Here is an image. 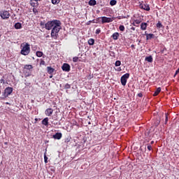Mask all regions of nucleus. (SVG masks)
<instances>
[{
  "instance_id": "4468645a",
  "label": "nucleus",
  "mask_w": 179,
  "mask_h": 179,
  "mask_svg": "<svg viewBox=\"0 0 179 179\" xmlns=\"http://www.w3.org/2000/svg\"><path fill=\"white\" fill-rule=\"evenodd\" d=\"M141 22H142V20H134L132 24L136 27H138V25H136V24H141Z\"/></svg>"
},
{
  "instance_id": "dca6fc26",
  "label": "nucleus",
  "mask_w": 179,
  "mask_h": 179,
  "mask_svg": "<svg viewBox=\"0 0 179 179\" xmlns=\"http://www.w3.org/2000/svg\"><path fill=\"white\" fill-rule=\"evenodd\" d=\"M48 121H49L48 117H45V118L42 120V124H43V125H45V127H48Z\"/></svg>"
},
{
  "instance_id": "423d86ee",
  "label": "nucleus",
  "mask_w": 179,
  "mask_h": 179,
  "mask_svg": "<svg viewBox=\"0 0 179 179\" xmlns=\"http://www.w3.org/2000/svg\"><path fill=\"white\" fill-rule=\"evenodd\" d=\"M139 6L140 9H143V10H147L148 12L150 10V6L147 3H141Z\"/></svg>"
},
{
  "instance_id": "7c9ffc66",
  "label": "nucleus",
  "mask_w": 179,
  "mask_h": 179,
  "mask_svg": "<svg viewBox=\"0 0 179 179\" xmlns=\"http://www.w3.org/2000/svg\"><path fill=\"white\" fill-rule=\"evenodd\" d=\"M71 87V85L66 83L65 85H64V89L66 90H68V89H69Z\"/></svg>"
},
{
  "instance_id": "a18cd8bd",
  "label": "nucleus",
  "mask_w": 179,
  "mask_h": 179,
  "mask_svg": "<svg viewBox=\"0 0 179 179\" xmlns=\"http://www.w3.org/2000/svg\"><path fill=\"white\" fill-rule=\"evenodd\" d=\"M155 143V141H151V145H153Z\"/></svg>"
},
{
  "instance_id": "b1692460",
  "label": "nucleus",
  "mask_w": 179,
  "mask_h": 179,
  "mask_svg": "<svg viewBox=\"0 0 179 179\" xmlns=\"http://www.w3.org/2000/svg\"><path fill=\"white\" fill-rule=\"evenodd\" d=\"M89 45H94V40L93 38H90L88 40Z\"/></svg>"
},
{
  "instance_id": "aec40b11",
  "label": "nucleus",
  "mask_w": 179,
  "mask_h": 179,
  "mask_svg": "<svg viewBox=\"0 0 179 179\" xmlns=\"http://www.w3.org/2000/svg\"><path fill=\"white\" fill-rule=\"evenodd\" d=\"M88 4L90 5V6H94V5L97 4V1H96V0H90Z\"/></svg>"
},
{
  "instance_id": "393cba45",
  "label": "nucleus",
  "mask_w": 179,
  "mask_h": 179,
  "mask_svg": "<svg viewBox=\"0 0 179 179\" xmlns=\"http://www.w3.org/2000/svg\"><path fill=\"white\" fill-rule=\"evenodd\" d=\"M110 5L111 6H114L117 5V0H111L110 1Z\"/></svg>"
},
{
  "instance_id": "58836bf2",
  "label": "nucleus",
  "mask_w": 179,
  "mask_h": 179,
  "mask_svg": "<svg viewBox=\"0 0 179 179\" xmlns=\"http://www.w3.org/2000/svg\"><path fill=\"white\" fill-rule=\"evenodd\" d=\"M138 97H143V94H142V93H139L138 94Z\"/></svg>"
},
{
  "instance_id": "ea45409f",
  "label": "nucleus",
  "mask_w": 179,
  "mask_h": 179,
  "mask_svg": "<svg viewBox=\"0 0 179 179\" xmlns=\"http://www.w3.org/2000/svg\"><path fill=\"white\" fill-rule=\"evenodd\" d=\"M40 24H41V26H45V24L43 22H41Z\"/></svg>"
},
{
  "instance_id": "e433bc0d",
  "label": "nucleus",
  "mask_w": 179,
  "mask_h": 179,
  "mask_svg": "<svg viewBox=\"0 0 179 179\" xmlns=\"http://www.w3.org/2000/svg\"><path fill=\"white\" fill-rule=\"evenodd\" d=\"M117 72H121V71H122V69H121V67H118L117 69H116Z\"/></svg>"
},
{
  "instance_id": "09e8293b",
  "label": "nucleus",
  "mask_w": 179,
  "mask_h": 179,
  "mask_svg": "<svg viewBox=\"0 0 179 179\" xmlns=\"http://www.w3.org/2000/svg\"><path fill=\"white\" fill-rule=\"evenodd\" d=\"M0 94H1V90H0Z\"/></svg>"
},
{
  "instance_id": "37998d69",
  "label": "nucleus",
  "mask_w": 179,
  "mask_h": 179,
  "mask_svg": "<svg viewBox=\"0 0 179 179\" xmlns=\"http://www.w3.org/2000/svg\"><path fill=\"white\" fill-rule=\"evenodd\" d=\"M37 121H38V118H35V122H34V124H37Z\"/></svg>"
},
{
  "instance_id": "de8ad7c7",
  "label": "nucleus",
  "mask_w": 179,
  "mask_h": 179,
  "mask_svg": "<svg viewBox=\"0 0 179 179\" xmlns=\"http://www.w3.org/2000/svg\"><path fill=\"white\" fill-rule=\"evenodd\" d=\"M37 1H41V0H36Z\"/></svg>"
},
{
  "instance_id": "2f4dec72",
  "label": "nucleus",
  "mask_w": 179,
  "mask_h": 179,
  "mask_svg": "<svg viewBox=\"0 0 179 179\" xmlns=\"http://www.w3.org/2000/svg\"><path fill=\"white\" fill-rule=\"evenodd\" d=\"M44 162L45 163H48V157L45 154L44 155Z\"/></svg>"
},
{
  "instance_id": "a19ab883",
  "label": "nucleus",
  "mask_w": 179,
  "mask_h": 179,
  "mask_svg": "<svg viewBox=\"0 0 179 179\" xmlns=\"http://www.w3.org/2000/svg\"><path fill=\"white\" fill-rule=\"evenodd\" d=\"M33 12H34V13H36V12H37V9L34 8V9H33Z\"/></svg>"
},
{
  "instance_id": "4c0bfd02",
  "label": "nucleus",
  "mask_w": 179,
  "mask_h": 179,
  "mask_svg": "<svg viewBox=\"0 0 179 179\" xmlns=\"http://www.w3.org/2000/svg\"><path fill=\"white\" fill-rule=\"evenodd\" d=\"M147 148H148V150H150V151L152 150V145H148Z\"/></svg>"
},
{
  "instance_id": "20e7f679",
  "label": "nucleus",
  "mask_w": 179,
  "mask_h": 179,
  "mask_svg": "<svg viewBox=\"0 0 179 179\" xmlns=\"http://www.w3.org/2000/svg\"><path fill=\"white\" fill-rule=\"evenodd\" d=\"M129 79V73H127L123 75L120 78V82L122 86H125L127 85V81Z\"/></svg>"
},
{
  "instance_id": "c85d7f7f",
  "label": "nucleus",
  "mask_w": 179,
  "mask_h": 179,
  "mask_svg": "<svg viewBox=\"0 0 179 179\" xmlns=\"http://www.w3.org/2000/svg\"><path fill=\"white\" fill-rule=\"evenodd\" d=\"M119 29L120 30V31H125V27L124 25H120L119 27Z\"/></svg>"
},
{
  "instance_id": "f704fd0d",
  "label": "nucleus",
  "mask_w": 179,
  "mask_h": 179,
  "mask_svg": "<svg viewBox=\"0 0 179 179\" xmlns=\"http://www.w3.org/2000/svg\"><path fill=\"white\" fill-rule=\"evenodd\" d=\"M166 117H165V124H167L168 121H169V117L167 116V114L166 113Z\"/></svg>"
},
{
  "instance_id": "49530a36",
  "label": "nucleus",
  "mask_w": 179,
  "mask_h": 179,
  "mask_svg": "<svg viewBox=\"0 0 179 179\" xmlns=\"http://www.w3.org/2000/svg\"><path fill=\"white\" fill-rule=\"evenodd\" d=\"M52 78V74L50 76V79Z\"/></svg>"
},
{
  "instance_id": "f8f14e48",
  "label": "nucleus",
  "mask_w": 179,
  "mask_h": 179,
  "mask_svg": "<svg viewBox=\"0 0 179 179\" xmlns=\"http://www.w3.org/2000/svg\"><path fill=\"white\" fill-rule=\"evenodd\" d=\"M47 71H48V73H49V75H52V73H54V72H55V69H54L51 66H48Z\"/></svg>"
},
{
  "instance_id": "412c9836",
  "label": "nucleus",
  "mask_w": 179,
  "mask_h": 179,
  "mask_svg": "<svg viewBox=\"0 0 179 179\" xmlns=\"http://www.w3.org/2000/svg\"><path fill=\"white\" fill-rule=\"evenodd\" d=\"M14 27L17 30H18L19 29H22V23H20V22L15 23V25H14Z\"/></svg>"
},
{
  "instance_id": "9d476101",
  "label": "nucleus",
  "mask_w": 179,
  "mask_h": 179,
  "mask_svg": "<svg viewBox=\"0 0 179 179\" xmlns=\"http://www.w3.org/2000/svg\"><path fill=\"white\" fill-rule=\"evenodd\" d=\"M62 71H64V72H69L71 71V66L66 63H64L62 66Z\"/></svg>"
},
{
  "instance_id": "39448f33",
  "label": "nucleus",
  "mask_w": 179,
  "mask_h": 179,
  "mask_svg": "<svg viewBox=\"0 0 179 179\" xmlns=\"http://www.w3.org/2000/svg\"><path fill=\"white\" fill-rule=\"evenodd\" d=\"M0 16L1 19H9L10 17V13L8 10H1L0 11Z\"/></svg>"
},
{
  "instance_id": "c03bdc74",
  "label": "nucleus",
  "mask_w": 179,
  "mask_h": 179,
  "mask_svg": "<svg viewBox=\"0 0 179 179\" xmlns=\"http://www.w3.org/2000/svg\"><path fill=\"white\" fill-rule=\"evenodd\" d=\"M131 48H135V45H131Z\"/></svg>"
},
{
  "instance_id": "ddd939ff",
  "label": "nucleus",
  "mask_w": 179,
  "mask_h": 179,
  "mask_svg": "<svg viewBox=\"0 0 179 179\" xmlns=\"http://www.w3.org/2000/svg\"><path fill=\"white\" fill-rule=\"evenodd\" d=\"M54 139L59 140L61 138H62V133H56L55 135H53Z\"/></svg>"
},
{
  "instance_id": "a878e982",
  "label": "nucleus",
  "mask_w": 179,
  "mask_h": 179,
  "mask_svg": "<svg viewBox=\"0 0 179 179\" xmlns=\"http://www.w3.org/2000/svg\"><path fill=\"white\" fill-rule=\"evenodd\" d=\"M61 2V0H52V3L53 5H58Z\"/></svg>"
},
{
  "instance_id": "473e14b6",
  "label": "nucleus",
  "mask_w": 179,
  "mask_h": 179,
  "mask_svg": "<svg viewBox=\"0 0 179 179\" xmlns=\"http://www.w3.org/2000/svg\"><path fill=\"white\" fill-rule=\"evenodd\" d=\"M78 59H79V57H75L73 58V62H78Z\"/></svg>"
},
{
  "instance_id": "f03ea898",
  "label": "nucleus",
  "mask_w": 179,
  "mask_h": 179,
  "mask_svg": "<svg viewBox=\"0 0 179 179\" xmlns=\"http://www.w3.org/2000/svg\"><path fill=\"white\" fill-rule=\"evenodd\" d=\"M20 54L24 56L30 54V44H29V43H24L21 44Z\"/></svg>"
},
{
  "instance_id": "72a5a7b5",
  "label": "nucleus",
  "mask_w": 179,
  "mask_h": 179,
  "mask_svg": "<svg viewBox=\"0 0 179 179\" xmlns=\"http://www.w3.org/2000/svg\"><path fill=\"white\" fill-rule=\"evenodd\" d=\"M100 33H101V29H97L96 30V34H100Z\"/></svg>"
},
{
  "instance_id": "1a4fd4ad",
  "label": "nucleus",
  "mask_w": 179,
  "mask_h": 179,
  "mask_svg": "<svg viewBox=\"0 0 179 179\" xmlns=\"http://www.w3.org/2000/svg\"><path fill=\"white\" fill-rule=\"evenodd\" d=\"M54 113V109L51 108H48L45 110V115L47 117H51L52 114Z\"/></svg>"
},
{
  "instance_id": "c756f323",
  "label": "nucleus",
  "mask_w": 179,
  "mask_h": 179,
  "mask_svg": "<svg viewBox=\"0 0 179 179\" xmlns=\"http://www.w3.org/2000/svg\"><path fill=\"white\" fill-rule=\"evenodd\" d=\"M115 66H121V61L117 60L115 63Z\"/></svg>"
},
{
  "instance_id": "9b49d317",
  "label": "nucleus",
  "mask_w": 179,
  "mask_h": 179,
  "mask_svg": "<svg viewBox=\"0 0 179 179\" xmlns=\"http://www.w3.org/2000/svg\"><path fill=\"white\" fill-rule=\"evenodd\" d=\"M29 3L33 8H36V6H38V1H37V0H31Z\"/></svg>"
},
{
  "instance_id": "6ab92c4d",
  "label": "nucleus",
  "mask_w": 179,
  "mask_h": 179,
  "mask_svg": "<svg viewBox=\"0 0 179 179\" xmlns=\"http://www.w3.org/2000/svg\"><path fill=\"white\" fill-rule=\"evenodd\" d=\"M160 92H162V88L161 87L157 88V90H155V92L153 94L154 97H156V96H158L159 93H160Z\"/></svg>"
},
{
  "instance_id": "cd10ccee",
  "label": "nucleus",
  "mask_w": 179,
  "mask_h": 179,
  "mask_svg": "<svg viewBox=\"0 0 179 179\" xmlns=\"http://www.w3.org/2000/svg\"><path fill=\"white\" fill-rule=\"evenodd\" d=\"M36 57H43V52H41V51H37V52H36Z\"/></svg>"
},
{
  "instance_id": "f3484780",
  "label": "nucleus",
  "mask_w": 179,
  "mask_h": 179,
  "mask_svg": "<svg viewBox=\"0 0 179 179\" xmlns=\"http://www.w3.org/2000/svg\"><path fill=\"white\" fill-rule=\"evenodd\" d=\"M147 28H148V24L146 22H142L141 24V29L146 30Z\"/></svg>"
},
{
  "instance_id": "a211bd4d",
  "label": "nucleus",
  "mask_w": 179,
  "mask_h": 179,
  "mask_svg": "<svg viewBox=\"0 0 179 179\" xmlns=\"http://www.w3.org/2000/svg\"><path fill=\"white\" fill-rule=\"evenodd\" d=\"M152 38H155V34H146V40H152Z\"/></svg>"
},
{
  "instance_id": "c9c22d12",
  "label": "nucleus",
  "mask_w": 179,
  "mask_h": 179,
  "mask_svg": "<svg viewBox=\"0 0 179 179\" xmlns=\"http://www.w3.org/2000/svg\"><path fill=\"white\" fill-rule=\"evenodd\" d=\"M40 65H45V62L43 59H41Z\"/></svg>"
},
{
  "instance_id": "4be33fe9",
  "label": "nucleus",
  "mask_w": 179,
  "mask_h": 179,
  "mask_svg": "<svg viewBox=\"0 0 179 179\" xmlns=\"http://www.w3.org/2000/svg\"><path fill=\"white\" fill-rule=\"evenodd\" d=\"M24 69H27L28 71H30L33 69V66L31 64H26L24 66Z\"/></svg>"
},
{
  "instance_id": "6e6552de",
  "label": "nucleus",
  "mask_w": 179,
  "mask_h": 179,
  "mask_svg": "<svg viewBox=\"0 0 179 179\" xmlns=\"http://www.w3.org/2000/svg\"><path fill=\"white\" fill-rule=\"evenodd\" d=\"M101 19L103 24H104V23H111V22H113V18L111 17H101Z\"/></svg>"
},
{
  "instance_id": "79ce46f5",
  "label": "nucleus",
  "mask_w": 179,
  "mask_h": 179,
  "mask_svg": "<svg viewBox=\"0 0 179 179\" xmlns=\"http://www.w3.org/2000/svg\"><path fill=\"white\" fill-rule=\"evenodd\" d=\"M131 30H133V31H135L136 29H135V27H132L131 28Z\"/></svg>"
},
{
  "instance_id": "7ed1b4c3",
  "label": "nucleus",
  "mask_w": 179,
  "mask_h": 179,
  "mask_svg": "<svg viewBox=\"0 0 179 179\" xmlns=\"http://www.w3.org/2000/svg\"><path fill=\"white\" fill-rule=\"evenodd\" d=\"M59 20H53L52 21H48L45 24V29L46 30H51L54 29L55 26H58V22Z\"/></svg>"
},
{
  "instance_id": "2eb2a0df",
  "label": "nucleus",
  "mask_w": 179,
  "mask_h": 179,
  "mask_svg": "<svg viewBox=\"0 0 179 179\" xmlns=\"http://www.w3.org/2000/svg\"><path fill=\"white\" fill-rule=\"evenodd\" d=\"M111 37L113 38V40H118L120 37V34L118 32H115Z\"/></svg>"
},
{
  "instance_id": "5701e85b",
  "label": "nucleus",
  "mask_w": 179,
  "mask_h": 179,
  "mask_svg": "<svg viewBox=\"0 0 179 179\" xmlns=\"http://www.w3.org/2000/svg\"><path fill=\"white\" fill-rule=\"evenodd\" d=\"M147 62H153V57L152 56L146 57L145 59Z\"/></svg>"
},
{
  "instance_id": "0eeeda50",
  "label": "nucleus",
  "mask_w": 179,
  "mask_h": 179,
  "mask_svg": "<svg viewBox=\"0 0 179 179\" xmlns=\"http://www.w3.org/2000/svg\"><path fill=\"white\" fill-rule=\"evenodd\" d=\"M12 92H13V88L10 87H6L4 90L5 97H8V96H10V94H12Z\"/></svg>"
},
{
  "instance_id": "bb28decb",
  "label": "nucleus",
  "mask_w": 179,
  "mask_h": 179,
  "mask_svg": "<svg viewBox=\"0 0 179 179\" xmlns=\"http://www.w3.org/2000/svg\"><path fill=\"white\" fill-rule=\"evenodd\" d=\"M157 27L158 29H162V27H163V24H162V22H160V21H159L157 23Z\"/></svg>"
},
{
  "instance_id": "f257e3e1",
  "label": "nucleus",
  "mask_w": 179,
  "mask_h": 179,
  "mask_svg": "<svg viewBox=\"0 0 179 179\" xmlns=\"http://www.w3.org/2000/svg\"><path fill=\"white\" fill-rule=\"evenodd\" d=\"M57 24L58 26L55 25V27L52 29L50 34L51 37H52V38H54L55 40H57V38H58V33H59V31L62 29L61 25L62 24V23H61V21H59Z\"/></svg>"
}]
</instances>
